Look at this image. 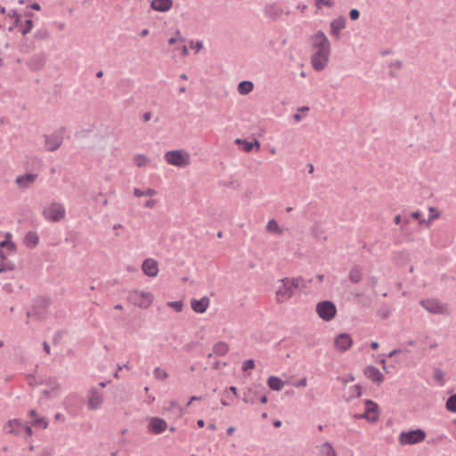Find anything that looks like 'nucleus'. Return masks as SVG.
I'll list each match as a JSON object with an SVG mask.
<instances>
[{
  "label": "nucleus",
  "mask_w": 456,
  "mask_h": 456,
  "mask_svg": "<svg viewBox=\"0 0 456 456\" xmlns=\"http://www.w3.org/2000/svg\"><path fill=\"white\" fill-rule=\"evenodd\" d=\"M293 118H294L296 121L299 122V121L301 120V118H301V115H300V114L296 113V114H294V115H293Z\"/></svg>",
  "instance_id": "obj_59"
},
{
  "label": "nucleus",
  "mask_w": 456,
  "mask_h": 456,
  "mask_svg": "<svg viewBox=\"0 0 456 456\" xmlns=\"http://www.w3.org/2000/svg\"><path fill=\"white\" fill-rule=\"evenodd\" d=\"M154 377L156 379L163 381L168 378V374L165 370L161 369L160 367H156L154 370Z\"/></svg>",
  "instance_id": "obj_33"
},
{
  "label": "nucleus",
  "mask_w": 456,
  "mask_h": 456,
  "mask_svg": "<svg viewBox=\"0 0 456 456\" xmlns=\"http://www.w3.org/2000/svg\"><path fill=\"white\" fill-rule=\"evenodd\" d=\"M354 391H355L356 396L360 397L362 395V387L359 385H356L354 387Z\"/></svg>",
  "instance_id": "obj_51"
},
{
  "label": "nucleus",
  "mask_w": 456,
  "mask_h": 456,
  "mask_svg": "<svg viewBox=\"0 0 456 456\" xmlns=\"http://www.w3.org/2000/svg\"><path fill=\"white\" fill-rule=\"evenodd\" d=\"M364 374L373 382L381 383L384 379L382 373L374 366H368L364 370Z\"/></svg>",
  "instance_id": "obj_18"
},
{
  "label": "nucleus",
  "mask_w": 456,
  "mask_h": 456,
  "mask_svg": "<svg viewBox=\"0 0 456 456\" xmlns=\"http://www.w3.org/2000/svg\"><path fill=\"white\" fill-rule=\"evenodd\" d=\"M143 273L148 277H156L159 273L158 262L153 258H146L142 265Z\"/></svg>",
  "instance_id": "obj_14"
},
{
  "label": "nucleus",
  "mask_w": 456,
  "mask_h": 456,
  "mask_svg": "<svg viewBox=\"0 0 456 456\" xmlns=\"http://www.w3.org/2000/svg\"><path fill=\"white\" fill-rule=\"evenodd\" d=\"M419 304L430 314H447V305L445 304H442L437 299H423Z\"/></svg>",
  "instance_id": "obj_8"
},
{
  "label": "nucleus",
  "mask_w": 456,
  "mask_h": 456,
  "mask_svg": "<svg viewBox=\"0 0 456 456\" xmlns=\"http://www.w3.org/2000/svg\"><path fill=\"white\" fill-rule=\"evenodd\" d=\"M164 159L167 164L179 168H184L191 164V155L184 150L168 151Z\"/></svg>",
  "instance_id": "obj_1"
},
{
  "label": "nucleus",
  "mask_w": 456,
  "mask_h": 456,
  "mask_svg": "<svg viewBox=\"0 0 456 456\" xmlns=\"http://www.w3.org/2000/svg\"><path fill=\"white\" fill-rule=\"evenodd\" d=\"M319 224H315L313 228H312V232H313V234L314 236H317L318 235V232H319Z\"/></svg>",
  "instance_id": "obj_52"
},
{
  "label": "nucleus",
  "mask_w": 456,
  "mask_h": 456,
  "mask_svg": "<svg viewBox=\"0 0 456 456\" xmlns=\"http://www.w3.org/2000/svg\"><path fill=\"white\" fill-rule=\"evenodd\" d=\"M350 281L354 284L360 283L362 279V270L359 265L353 266L348 273Z\"/></svg>",
  "instance_id": "obj_20"
},
{
  "label": "nucleus",
  "mask_w": 456,
  "mask_h": 456,
  "mask_svg": "<svg viewBox=\"0 0 456 456\" xmlns=\"http://www.w3.org/2000/svg\"><path fill=\"white\" fill-rule=\"evenodd\" d=\"M360 12L357 9H352L349 12V17L351 20H354L359 18Z\"/></svg>",
  "instance_id": "obj_44"
},
{
  "label": "nucleus",
  "mask_w": 456,
  "mask_h": 456,
  "mask_svg": "<svg viewBox=\"0 0 456 456\" xmlns=\"http://www.w3.org/2000/svg\"><path fill=\"white\" fill-rule=\"evenodd\" d=\"M43 347H44V351L46 353V354H50L51 352V349H50V346L49 345L46 343V342H44L43 343Z\"/></svg>",
  "instance_id": "obj_53"
},
{
  "label": "nucleus",
  "mask_w": 456,
  "mask_h": 456,
  "mask_svg": "<svg viewBox=\"0 0 456 456\" xmlns=\"http://www.w3.org/2000/svg\"><path fill=\"white\" fill-rule=\"evenodd\" d=\"M266 230L270 232H273L279 235L282 233V230L280 228L278 223L274 219H271L267 223Z\"/></svg>",
  "instance_id": "obj_32"
},
{
  "label": "nucleus",
  "mask_w": 456,
  "mask_h": 456,
  "mask_svg": "<svg viewBox=\"0 0 456 456\" xmlns=\"http://www.w3.org/2000/svg\"><path fill=\"white\" fill-rule=\"evenodd\" d=\"M65 127H61L57 132L53 134L45 135V145L48 151H55L60 148L63 141V134Z\"/></svg>",
  "instance_id": "obj_6"
},
{
  "label": "nucleus",
  "mask_w": 456,
  "mask_h": 456,
  "mask_svg": "<svg viewBox=\"0 0 456 456\" xmlns=\"http://www.w3.org/2000/svg\"><path fill=\"white\" fill-rule=\"evenodd\" d=\"M157 204V201L155 200H149L145 202L144 206L148 208H152Z\"/></svg>",
  "instance_id": "obj_47"
},
{
  "label": "nucleus",
  "mask_w": 456,
  "mask_h": 456,
  "mask_svg": "<svg viewBox=\"0 0 456 456\" xmlns=\"http://www.w3.org/2000/svg\"><path fill=\"white\" fill-rule=\"evenodd\" d=\"M49 384L51 385V389H45L42 392L43 395L46 397L52 396L61 387V384L56 379L49 380Z\"/></svg>",
  "instance_id": "obj_28"
},
{
  "label": "nucleus",
  "mask_w": 456,
  "mask_h": 456,
  "mask_svg": "<svg viewBox=\"0 0 456 456\" xmlns=\"http://www.w3.org/2000/svg\"><path fill=\"white\" fill-rule=\"evenodd\" d=\"M195 47H196V50H197V51H199L200 49H201V48L203 47V44H202V42H200V41L197 42V43H196Z\"/></svg>",
  "instance_id": "obj_62"
},
{
  "label": "nucleus",
  "mask_w": 456,
  "mask_h": 456,
  "mask_svg": "<svg viewBox=\"0 0 456 456\" xmlns=\"http://www.w3.org/2000/svg\"><path fill=\"white\" fill-rule=\"evenodd\" d=\"M168 306L175 309L177 312H181L183 309V302L182 301H173L167 303Z\"/></svg>",
  "instance_id": "obj_39"
},
{
  "label": "nucleus",
  "mask_w": 456,
  "mask_h": 456,
  "mask_svg": "<svg viewBox=\"0 0 456 456\" xmlns=\"http://www.w3.org/2000/svg\"><path fill=\"white\" fill-rule=\"evenodd\" d=\"M275 295L279 303H283L294 296V290L291 289V285L289 284V278L279 281Z\"/></svg>",
  "instance_id": "obj_7"
},
{
  "label": "nucleus",
  "mask_w": 456,
  "mask_h": 456,
  "mask_svg": "<svg viewBox=\"0 0 456 456\" xmlns=\"http://www.w3.org/2000/svg\"><path fill=\"white\" fill-rule=\"evenodd\" d=\"M229 351V346L225 342H218L213 346V353L217 355H224Z\"/></svg>",
  "instance_id": "obj_26"
},
{
  "label": "nucleus",
  "mask_w": 456,
  "mask_h": 456,
  "mask_svg": "<svg viewBox=\"0 0 456 456\" xmlns=\"http://www.w3.org/2000/svg\"><path fill=\"white\" fill-rule=\"evenodd\" d=\"M143 191H141L140 189L135 188V189L134 190V195L135 197H142V196H144Z\"/></svg>",
  "instance_id": "obj_50"
},
{
  "label": "nucleus",
  "mask_w": 456,
  "mask_h": 456,
  "mask_svg": "<svg viewBox=\"0 0 456 456\" xmlns=\"http://www.w3.org/2000/svg\"><path fill=\"white\" fill-rule=\"evenodd\" d=\"M316 313L321 319L330 322L336 316L337 307L335 304L330 300L321 301L316 305Z\"/></svg>",
  "instance_id": "obj_3"
},
{
  "label": "nucleus",
  "mask_w": 456,
  "mask_h": 456,
  "mask_svg": "<svg viewBox=\"0 0 456 456\" xmlns=\"http://www.w3.org/2000/svg\"><path fill=\"white\" fill-rule=\"evenodd\" d=\"M353 345V339L347 333H341L334 339V346L338 352H346Z\"/></svg>",
  "instance_id": "obj_10"
},
{
  "label": "nucleus",
  "mask_w": 456,
  "mask_h": 456,
  "mask_svg": "<svg viewBox=\"0 0 456 456\" xmlns=\"http://www.w3.org/2000/svg\"><path fill=\"white\" fill-rule=\"evenodd\" d=\"M103 402L102 395L94 387L91 388L87 395V405L91 410H97Z\"/></svg>",
  "instance_id": "obj_11"
},
{
  "label": "nucleus",
  "mask_w": 456,
  "mask_h": 456,
  "mask_svg": "<svg viewBox=\"0 0 456 456\" xmlns=\"http://www.w3.org/2000/svg\"><path fill=\"white\" fill-rule=\"evenodd\" d=\"M314 1H315V5L318 9L321 8L322 4H324L329 7H331L334 4V3L331 0H314Z\"/></svg>",
  "instance_id": "obj_40"
},
{
  "label": "nucleus",
  "mask_w": 456,
  "mask_h": 456,
  "mask_svg": "<svg viewBox=\"0 0 456 456\" xmlns=\"http://www.w3.org/2000/svg\"><path fill=\"white\" fill-rule=\"evenodd\" d=\"M390 67L392 66H395L396 68L400 69L401 68V61H395V62H390Z\"/></svg>",
  "instance_id": "obj_56"
},
{
  "label": "nucleus",
  "mask_w": 456,
  "mask_h": 456,
  "mask_svg": "<svg viewBox=\"0 0 456 456\" xmlns=\"http://www.w3.org/2000/svg\"><path fill=\"white\" fill-rule=\"evenodd\" d=\"M377 314L381 319H387L391 314V308L387 305H383L378 310Z\"/></svg>",
  "instance_id": "obj_35"
},
{
  "label": "nucleus",
  "mask_w": 456,
  "mask_h": 456,
  "mask_svg": "<svg viewBox=\"0 0 456 456\" xmlns=\"http://www.w3.org/2000/svg\"><path fill=\"white\" fill-rule=\"evenodd\" d=\"M0 258L3 260V261H5L7 259V256L5 255V253L4 252L3 249L0 248Z\"/></svg>",
  "instance_id": "obj_57"
},
{
  "label": "nucleus",
  "mask_w": 456,
  "mask_h": 456,
  "mask_svg": "<svg viewBox=\"0 0 456 456\" xmlns=\"http://www.w3.org/2000/svg\"><path fill=\"white\" fill-rule=\"evenodd\" d=\"M29 416L34 418L33 424L35 426L43 427L44 428H46L48 427V421L43 417H38L37 411L36 410H31L29 411Z\"/></svg>",
  "instance_id": "obj_24"
},
{
  "label": "nucleus",
  "mask_w": 456,
  "mask_h": 456,
  "mask_svg": "<svg viewBox=\"0 0 456 456\" xmlns=\"http://www.w3.org/2000/svg\"><path fill=\"white\" fill-rule=\"evenodd\" d=\"M346 26V19L344 17H338L335 19L331 24V34L335 36L336 37H339V31L344 28Z\"/></svg>",
  "instance_id": "obj_21"
},
{
  "label": "nucleus",
  "mask_w": 456,
  "mask_h": 456,
  "mask_svg": "<svg viewBox=\"0 0 456 456\" xmlns=\"http://www.w3.org/2000/svg\"><path fill=\"white\" fill-rule=\"evenodd\" d=\"M4 248H7L9 251L14 252L16 249V246L14 242L12 240H4L0 242V248L3 249Z\"/></svg>",
  "instance_id": "obj_36"
},
{
  "label": "nucleus",
  "mask_w": 456,
  "mask_h": 456,
  "mask_svg": "<svg viewBox=\"0 0 456 456\" xmlns=\"http://www.w3.org/2000/svg\"><path fill=\"white\" fill-rule=\"evenodd\" d=\"M330 52V49L315 50V52L314 53V54L312 56V60H311L313 68L315 70L320 71V70H322L326 67V65L329 61Z\"/></svg>",
  "instance_id": "obj_5"
},
{
  "label": "nucleus",
  "mask_w": 456,
  "mask_h": 456,
  "mask_svg": "<svg viewBox=\"0 0 456 456\" xmlns=\"http://www.w3.org/2000/svg\"><path fill=\"white\" fill-rule=\"evenodd\" d=\"M172 0H152L151 5L156 11L167 12L172 7Z\"/></svg>",
  "instance_id": "obj_19"
},
{
  "label": "nucleus",
  "mask_w": 456,
  "mask_h": 456,
  "mask_svg": "<svg viewBox=\"0 0 456 456\" xmlns=\"http://www.w3.org/2000/svg\"><path fill=\"white\" fill-rule=\"evenodd\" d=\"M210 303V300L208 297H203L200 299H191V309L198 314H203L206 312L207 308L208 307Z\"/></svg>",
  "instance_id": "obj_16"
},
{
  "label": "nucleus",
  "mask_w": 456,
  "mask_h": 456,
  "mask_svg": "<svg viewBox=\"0 0 456 456\" xmlns=\"http://www.w3.org/2000/svg\"><path fill=\"white\" fill-rule=\"evenodd\" d=\"M235 143L238 144V145H241L243 147V150L246 152L251 151L253 150L254 146H256V149L260 148V142L256 139L255 140L254 142H248L246 140L238 138V139L235 140Z\"/></svg>",
  "instance_id": "obj_22"
},
{
  "label": "nucleus",
  "mask_w": 456,
  "mask_h": 456,
  "mask_svg": "<svg viewBox=\"0 0 456 456\" xmlns=\"http://www.w3.org/2000/svg\"><path fill=\"white\" fill-rule=\"evenodd\" d=\"M379 343H378V342H376V341L371 342V344H370V347H371L372 349H374V350H375V349H378V348H379Z\"/></svg>",
  "instance_id": "obj_58"
},
{
  "label": "nucleus",
  "mask_w": 456,
  "mask_h": 456,
  "mask_svg": "<svg viewBox=\"0 0 456 456\" xmlns=\"http://www.w3.org/2000/svg\"><path fill=\"white\" fill-rule=\"evenodd\" d=\"M267 384L271 389L280 391L282 388L284 382L278 377L271 376L267 380Z\"/></svg>",
  "instance_id": "obj_23"
},
{
  "label": "nucleus",
  "mask_w": 456,
  "mask_h": 456,
  "mask_svg": "<svg viewBox=\"0 0 456 456\" xmlns=\"http://www.w3.org/2000/svg\"><path fill=\"white\" fill-rule=\"evenodd\" d=\"M177 40H183V37H179V38L172 37L168 40V44L174 45Z\"/></svg>",
  "instance_id": "obj_55"
},
{
  "label": "nucleus",
  "mask_w": 456,
  "mask_h": 456,
  "mask_svg": "<svg viewBox=\"0 0 456 456\" xmlns=\"http://www.w3.org/2000/svg\"><path fill=\"white\" fill-rule=\"evenodd\" d=\"M379 282V278L375 275H372L369 278V285L371 289H375Z\"/></svg>",
  "instance_id": "obj_42"
},
{
  "label": "nucleus",
  "mask_w": 456,
  "mask_h": 456,
  "mask_svg": "<svg viewBox=\"0 0 456 456\" xmlns=\"http://www.w3.org/2000/svg\"><path fill=\"white\" fill-rule=\"evenodd\" d=\"M398 352H400L399 349H394L393 351H391L389 354H388V356L389 357H393L395 354H397Z\"/></svg>",
  "instance_id": "obj_63"
},
{
  "label": "nucleus",
  "mask_w": 456,
  "mask_h": 456,
  "mask_svg": "<svg viewBox=\"0 0 456 456\" xmlns=\"http://www.w3.org/2000/svg\"><path fill=\"white\" fill-rule=\"evenodd\" d=\"M9 428L8 432L13 435H20V428L22 426V423L19 419H10L7 423Z\"/></svg>",
  "instance_id": "obj_27"
},
{
  "label": "nucleus",
  "mask_w": 456,
  "mask_h": 456,
  "mask_svg": "<svg viewBox=\"0 0 456 456\" xmlns=\"http://www.w3.org/2000/svg\"><path fill=\"white\" fill-rule=\"evenodd\" d=\"M354 380V377L353 375H349V377L344 381L345 384L348 382H352Z\"/></svg>",
  "instance_id": "obj_61"
},
{
  "label": "nucleus",
  "mask_w": 456,
  "mask_h": 456,
  "mask_svg": "<svg viewBox=\"0 0 456 456\" xmlns=\"http://www.w3.org/2000/svg\"><path fill=\"white\" fill-rule=\"evenodd\" d=\"M289 284L291 285V289H297L299 286V279H289Z\"/></svg>",
  "instance_id": "obj_45"
},
{
  "label": "nucleus",
  "mask_w": 456,
  "mask_h": 456,
  "mask_svg": "<svg viewBox=\"0 0 456 456\" xmlns=\"http://www.w3.org/2000/svg\"><path fill=\"white\" fill-rule=\"evenodd\" d=\"M130 299L134 305L146 308L152 301V295L151 293L134 291L130 295Z\"/></svg>",
  "instance_id": "obj_9"
},
{
  "label": "nucleus",
  "mask_w": 456,
  "mask_h": 456,
  "mask_svg": "<svg viewBox=\"0 0 456 456\" xmlns=\"http://www.w3.org/2000/svg\"><path fill=\"white\" fill-rule=\"evenodd\" d=\"M167 427V422L160 418L150 419L149 428L154 434L162 433Z\"/></svg>",
  "instance_id": "obj_17"
},
{
  "label": "nucleus",
  "mask_w": 456,
  "mask_h": 456,
  "mask_svg": "<svg viewBox=\"0 0 456 456\" xmlns=\"http://www.w3.org/2000/svg\"><path fill=\"white\" fill-rule=\"evenodd\" d=\"M144 196H154L157 194V191L154 189L149 188L143 191Z\"/></svg>",
  "instance_id": "obj_48"
},
{
  "label": "nucleus",
  "mask_w": 456,
  "mask_h": 456,
  "mask_svg": "<svg viewBox=\"0 0 456 456\" xmlns=\"http://www.w3.org/2000/svg\"><path fill=\"white\" fill-rule=\"evenodd\" d=\"M366 411L362 415H355L356 418H364L370 422L378 420V405L371 400H366Z\"/></svg>",
  "instance_id": "obj_13"
},
{
  "label": "nucleus",
  "mask_w": 456,
  "mask_h": 456,
  "mask_svg": "<svg viewBox=\"0 0 456 456\" xmlns=\"http://www.w3.org/2000/svg\"><path fill=\"white\" fill-rule=\"evenodd\" d=\"M426 438V432L418 428L407 432H402L399 436V443L402 445L419 444Z\"/></svg>",
  "instance_id": "obj_4"
},
{
  "label": "nucleus",
  "mask_w": 456,
  "mask_h": 456,
  "mask_svg": "<svg viewBox=\"0 0 456 456\" xmlns=\"http://www.w3.org/2000/svg\"><path fill=\"white\" fill-rule=\"evenodd\" d=\"M24 243L28 247H36L38 243V236L34 232H29L24 238Z\"/></svg>",
  "instance_id": "obj_29"
},
{
  "label": "nucleus",
  "mask_w": 456,
  "mask_h": 456,
  "mask_svg": "<svg viewBox=\"0 0 456 456\" xmlns=\"http://www.w3.org/2000/svg\"><path fill=\"white\" fill-rule=\"evenodd\" d=\"M150 162V159L143 155V154H138V155H135L134 158V163L138 167H145L149 164Z\"/></svg>",
  "instance_id": "obj_31"
},
{
  "label": "nucleus",
  "mask_w": 456,
  "mask_h": 456,
  "mask_svg": "<svg viewBox=\"0 0 456 456\" xmlns=\"http://www.w3.org/2000/svg\"><path fill=\"white\" fill-rule=\"evenodd\" d=\"M200 399H201V397H199V396H195V395L191 396V397L190 398V401H189V402H188V403H187V406L191 405V403L192 402H195V401H197V400H200Z\"/></svg>",
  "instance_id": "obj_54"
},
{
  "label": "nucleus",
  "mask_w": 456,
  "mask_h": 456,
  "mask_svg": "<svg viewBox=\"0 0 456 456\" xmlns=\"http://www.w3.org/2000/svg\"><path fill=\"white\" fill-rule=\"evenodd\" d=\"M306 385H307V380L305 378H303V379H299L297 383H295V387H305Z\"/></svg>",
  "instance_id": "obj_46"
},
{
  "label": "nucleus",
  "mask_w": 456,
  "mask_h": 456,
  "mask_svg": "<svg viewBox=\"0 0 456 456\" xmlns=\"http://www.w3.org/2000/svg\"><path fill=\"white\" fill-rule=\"evenodd\" d=\"M255 368V362L252 359L247 360L243 362L242 370L247 371Z\"/></svg>",
  "instance_id": "obj_38"
},
{
  "label": "nucleus",
  "mask_w": 456,
  "mask_h": 456,
  "mask_svg": "<svg viewBox=\"0 0 456 456\" xmlns=\"http://www.w3.org/2000/svg\"><path fill=\"white\" fill-rule=\"evenodd\" d=\"M254 85L251 81H242L238 86V92L240 94H248L253 90Z\"/></svg>",
  "instance_id": "obj_30"
},
{
  "label": "nucleus",
  "mask_w": 456,
  "mask_h": 456,
  "mask_svg": "<svg viewBox=\"0 0 456 456\" xmlns=\"http://www.w3.org/2000/svg\"><path fill=\"white\" fill-rule=\"evenodd\" d=\"M25 429H26L27 434H28L29 436H32V429H31V428H30V427L27 426V427L25 428Z\"/></svg>",
  "instance_id": "obj_64"
},
{
  "label": "nucleus",
  "mask_w": 456,
  "mask_h": 456,
  "mask_svg": "<svg viewBox=\"0 0 456 456\" xmlns=\"http://www.w3.org/2000/svg\"><path fill=\"white\" fill-rule=\"evenodd\" d=\"M42 214L46 220L57 223L64 219L66 210L63 204L53 201L44 208Z\"/></svg>",
  "instance_id": "obj_2"
},
{
  "label": "nucleus",
  "mask_w": 456,
  "mask_h": 456,
  "mask_svg": "<svg viewBox=\"0 0 456 456\" xmlns=\"http://www.w3.org/2000/svg\"><path fill=\"white\" fill-rule=\"evenodd\" d=\"M12 269H14V265L12 264L5 263V264L0 265V273H3L6 270H12Z\"/></svg>",
  "instance_id": "obj_43"
},
{
  "label": "nucleus",
  "mask_w": 456,
  "mask_h": 456,
  "mask_svg": "<svg viewBox=\"0 0 456 456\" xmlns=\"http://www.w3.org/2000/svg\"><path fill=\"white\" fill-rule=\"evenodd\" d=\"M446 409L449 411L456 412V394L450 396L446 402Z\"/></svg>",
  "instance_id": "obj_34"
},
{
  "label": "nucleus",
  "mask_w": 456,
  "mask_h": 456,
  "mask_svg": "<svg viewBox=\"0 0 456 456\" xmlns=\"http://www.w3.org/2000/svg\"><path fill=\"white\" fill-rule=\"evenodd\" d=\"M318 456H337V454L330 443H324L320 447Z\"/></svg>",
  "instance_id": "obj_25"
},
{
  "label": "nucleus",
  "mask_w": 456,
  "mask_h": 456,
  "mask_svg": "<svg viewBox=\"0 0 456 456\" xmlns=\"http://www.w3.org/2000/svg\"><path fill=\"white\" fill-rule=\"evenodd\" d=\"M312 47L314 50L330 49V42L323 32L318 31L311 37Z\"/></svg>",
  "instance_id": "obj_12"
},
{
  "label": "nucleus",
  "mask_w": 456,
  "mask_h": 456,
  "mask_svg": "<svg viewBox=\"0 0 456 456\" xmlns=\"http://www.w3.org/2000/svg\"><path fill=\"white\" fill-rule=\"evenodd\" d=\"M25 23L26 28L22 30L23 35L28 34L33 28V21L30 19L27 20Z\"/></svg>",
  "instance_id": "obj_41"
},
{
  "label": "nucleus",
  "mask_w": 456,
  "mask_h": 456,
  "mask_svg": "<svg viewBox=\"0 0 456 456\" xmlns=\"http://www.w3.org/2000/svg\"><path fill=\"white\" fill-rule=\"evenodd\" d=\"M37 178V174H26L23 175L17 176L15 179V183L20 188L26 189L30 187L35 183Z\"/></svg>",
  "instance_id": "obj_15"
},
{
  "label": "nucleus",
  "mask_w": 456,
  "mask_h": 456,
  "mask_svg": "<svg viewBox=\"0 0 456 456\" xmlns=\"http://www.w3.org/2000/svg\"><path fill=\"white\" fill-rule=\"evenodd\" d=\"M31 8L37 11L40 10V5L37 3H34L31 4Z\"/></svg>",
  "instance_id": "obj_60"
},
{
  "label": "nucleus",
  "mask_w": 456,
  "mask_h": 456,
  "mask_svg": "<svg viewBox=\"0 0 456 456\" xmlns=\"http://www.w3.org/2000/svg\"><path fill=\"white\" fill-rule=\"evenodd\" d=\"M151 116H152L151 112V111H148V112H145V113L142 115V118H143V120H144L145 122H147V121L151 120Z\"/></svg>",
  "instance_id": "obj_49"
},
{
  "label": "nucleus",
  "mask_w": 456,
  "mask_h": 456,
  "mask_svg": "<svg viewBox=\"0 0 456 456\" xmlns=\"http://www.w3.org/2000/svg\"><path fill=\"white\" fill-rule=\"evenodd\" d=\"M37 304L39 307L47 308L51 304V300L48 297H40L37 299Z\"/></svg>",
  "instance_id": "obj_37"
}]
</instances>
